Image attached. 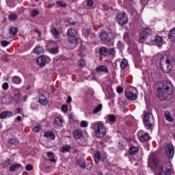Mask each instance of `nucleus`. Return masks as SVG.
<instances>
[{
    "label": "nucleus",
    "mask_w": 175,
    "mask_h": 175,
    "mask_svg": "<svg viewBox=\"0 0 175 175\" xmlns=\"http://www.w3.org/2000/svg\"><path fill=\"white\" fill-rule=\"evenodd\" d=\"M157 169L159 170L157 175H170L172 174V163L170 161H163L155 163Z\"/></svg>",
    "instance_id": "obj_1"
},
{
    "label": "nucleus",
    "mask_w": 175,
    "mask_h": 175,
    "mask_svg": "<svg viewBox=\"0 0 175 175\" xmlns=\"http://www.w3.org/2000/svg\"><path fill=\"white\" fill-rule=\"evenodd\" d=\"M91 128L94 129L96 137L102 138L106 136V127L102 123L94 122L92 124Z\"/></svg>",
    "instance_id": "obj_2"
},
{
    "label": "nucleus",
    "mask_w": 175,
    "mask_h": 175,
    "mask_svg": "<svg viewBox=\"0 0 175 175\" xmlns=\"http://www.w3.org/2000/svg\"><path fill=\"white\" fill-rule=\"evenodd\" d=\"M144 124L145 128L152 131L154 124V116H152V113L150 112H146V111H144Z\"/></svg>",
    "instance_id": "obj_3"
},
{
    "label": "nucleus",
    "mask_w": 175,
    "mask_h": 175,
    "mask_svg": "<svg viewBox=\"0 0 175 175\" xmlns=\"http://www.w3.org/2000/svg\"><path fill=\"white\" fill-rule=\"evenodd\" d=\"M137 90L133 87H130L126 89L125 90V96L129 100H136L137 99Z\"/></svg>",
    "instance_id": "obj_4"
},
{
    "label": "nucleus",
    "mask_w": 175,
    "mask_h": 175,
    "mask_svg": "<svg viewBox=\"0 0 175 175\" xmlns=\"http://www.w3.org/2000/svg\"><path fill=\"white\" fill-rule=\"evenodd\" d=\"M163 91L167 94V95H172L174 90H173V85L170 82L164 81L163 83Z\"/></svg>",
    "instance_id": "obj_5"
},
{
    "label": "nucleus",
    "mask_w": 175,
    "mask_h": 175,
    "mask_svg": "<svg viewBox=\"0 0 175 175\" xmlns=\"http://www.w3.org/2000/svg\"><path fill=\"white\" fill-rule=\"evenodd\" d=\"M117 21L120 25H125L128 23V16L125 12L119 13L117 16Z\"/></svg>",
    "instance_id": "obj_6"
},
{
    "label": "nucleus",
    "mask_w": 175,
    "mask_h": 175,
    "mask_svg": "<svg viewBox=\"0 0 175 175\" xmlns=\"http://www.w3.org/2000/svg\"><path fill=\"white\" fill-rule=\"evenodd\" d=\"M50 61H51V59H50V57L49 56L42 55V56H40L37 59V64H38V65L41 66V68H43V66H44V65H46V64H49V62H50Z\"/></svg>",
    "instance_id": "obj_7"
},
{
    "label": "nucleus",
    "mask_w": 175,
    "mask_h": 175,
    "mask_svg": "<svg viewBox=\"0 0 175 175\" xmlns=\"http://www.w3.org/2000/svg\"><path fill=\"white\" fill-rule=\"evenodd\" d=\"M165 151L167 158L171 159L174 157V146H173L172 144H167L165 147Z\"/></svg>",
    "instance_id": "obj_8"
},
{
    "label": "nucleus",
    "mask_w": 175,
    "mask_h": 175,
    "mask_svg": "<svg viewBox=\"0 0 175 175\" xmlns=\"http://www.w3.org/2000/svg\"><path fill=\"white\" fill-rule=\"evenodd\" d=\"M149 44L152 45L154 44V46H158L159 47H161L163 44V38L161 36H157L154 38V40H152L150 42Z\"/></svg>",
    "instance_id": "obj_9"
},
{
    "label": "nucleus",
    "mask_w": 175,
    "mask_h": 175,
    "mask_svg": "<svg viewBox=\"0 0 175 175\" xmlns=\"http://www.w3.org/2000/svg\"><path fill=\"white\" fill-rule=\"evenodd\" d=\"M63 124H64V118H62L61 116H59L55 118L53 122V124L55 128H62Z\"/></svg>",
    "instance_id": "obj_10"
},
{
    "label": "nucleus",
    "mask_w": 175,
    "mask_h": 175,
    "mask_svg": "<svg viewBox=\"0 0 175 175\" xmlns=\"http://www.w3.org/2000/svg\"><path fill=\"white\" fill-rule=\"evenodd\" d=\"M150 32H151V30L150 29H144L142 33L140 34L139 37V42L140 43H144V41L146 40V38L148 36Z\"/></svg>",
    "instance_id": "obj_11"
},
{
    "label": "nucleus",
    "mask_w": 175,
    "mask_h": 175,
    "mask_svg": "<svg viewBox=\"0 0 175 175\" xmlns=\"http://www.w3.org/2000/svg\"><path fill=\"white\" fill-rule=\"evenodd\" d=\"M100 39L104 43H109L111 40L110 36L106 31H102L100 34Z\"/></svg>",
    "instance_id": "obj_12"
},
{
    "label": "nucleus",
    "mask_w": 175,
    "mask_h": 175,
    "mask_svg": "<svg viewBox=\"0 0 175 175\" xmlns=\"http://www.w3.org/2000/svg\"><path fill=\"white\" fill-rule=\"evenodd\" d=\"M166 63L170 64V59H167V55H164L160 59V68H165V66H163V64Z\"/></svg>",
    "instance_id": "obj_13"
},
{
    "label": "nucleus",
    "mask_w": 175,
    "mask_h": 175,
    "mask_svg": "<svg viewBox=\"0 0 175 175\" xmlns=\"http://www.w3.org/2000/svg\"><path fill=\"white\" fill-rule=\"evenodd\" d=\"M68 43L72 46V47H76L79 44V40L76 37H70L68 39Z\"/></svg>",
    "instance_id": "obj_14"
},
{
    "label": "nucleus",
    "mask_w": 175,
    "mask_h": 175,
    "mask_svg": "<svg viewBox=\"0 0 175 175\" xmlns=\"http://www.w3.org/2000/svg\"><path fill=\"white\" fill-rule=\"evenodd\" d=\"M39 103H40V105H42V106L47 105V103H49V100H47V98H46V96L43 94L40 95Z\"/></svg>",
    "instance_id": "obj_15"
},
{
    "label": "nucleus",
    "mask_w": 175,
    "mask_h": 175,
    "mask_svg": "<svg viewBox=\"0 0 175 175\" xmlns=\"http://www.w3.org/2000/svg\"><path fill=\"white\" fill-rule=\"evenodd\" d=\"M73 136L75 139H81V137H83V131H81V129H77L73 131Z\"/></svg>",
    "instance_id": "obj_16"
},
{
    "label": "nucleus",
    "mask_w": 175,
    "mask_h": 175,
    "mask_svg": "<svg viewBox=\"0 0 175 175\" xmlns=\"http://www.w3.org/2000/svg\"><path fill=\"white\" fill-rule=\"evenodd\" d=\"M163 66V68H161V69L165 72V73H169L170 70H172V65H170V63H165Z\"/></svg>",
    "instance_id": "obj_17"
},
{
    "label": "nucleus",
    "mask_w": 175,
    "mask_h": 175,
    "mask_svg": "<svg viewBox=\"0 0 175 175\" xmlns=\"http://www.w3.org/2000/svg\"><path fill=\"white\" fill-rule=\"evenodd\" d=\"M14 98L15 99V100H17V102H18V100H21L22 94L18 89H16L14 92Z\"/></svg>",
    "instance_id": "obj_18"
},
{
    "label": "nucleus",
    "mask_w": 175,
    "mask_h": 175,
    "mask_svg": "<svg viewBox=\"0 0 175 175\" xmlns=\"http://www.w3.org/2000/svg\"><path fill=\"white\" fill-rule=\"evenodd\" d=\"M107 118L108 122L112 125L117 122V119L116 118V116L114 115H108Z\"/></svg>",
    "instance_id": "obj_19"
},
{
    "label": "nucleus",
    "mask_w": 175,
    "mask_h": 175,
    "mask_svg": "<svg viewBox=\"0 0 175 175\" xmlns=\"http://www.w3.org/2000/svg\"><path fill=\"white\" fill-rule=\"evenodd\" d=\"M8 117H13V113L11 111H4L0 114V118H2L3 120L8 118Z\"/></svg>",
    "instance_id": "obj_20"
},
{
    "label": "nucleus",
    "mask_w": 175,
    "mask_h": 175,
    "mask_svg": "<svg viewBox=\"0 0 175 175\" xmlns=\"http://www.w3.org/2000/svg\"><path fill=\"white\" fill-rule=\"evenodd\" d=\"M150 139L151 138L150 137V134H148V133H146L139 137V140L142 143H146V142H148V140H150Z\"/></svg>",
    "instance_id": "obj_21"
},
{
    "label": "nucleus",
    "mask_w": 175,
    "mask_h": 175,
    "mask_svg": "<svg viewBox=\"0 0 175 175\" xmlns=\"http://www.w3.org/2000/svg\"><path fill=\"white\" fill-rule=\"evenodd\" d=\"M44 137L50 140H54L55 139V134L51 131H47L44 133Z\"/></svg>",
    "instance_id": "obj_22"
},
{
    "label": "nucleus",
    "mask_w": 175,
    "mask_h": 175,
    "mask_svg": "<svg viewBox=\"0 0 175 175\" xmlns=\"http://www.w3.org/2000/svg\"><path fill=\"white\" fill-rule=\"evenodd\" d=\"M168 38L170 39V42H175V28L169 32Z\"/></svg>",
    "instance_id": "obj_23"
},
{
    "label": "nucleus",
    "mask_w": 175,
    "mask_h": 175,
    "mask_svg": "<svg viewBox=\"0 0 175 175\" xmlns=\"http://www.w3.org/2000/svg\"><path fill=\"white\" fill-rule=\"evenodd\" d=\"M77 33V31H76L75 29L70 28L68 30V35L70 38H75V36H76Z\"/></svg>",
    "instance_id": "obj_24"
},
{
    "label": "nucleus",
    "mask_w": 175,
    "mask_h": 175,
    "mask_svg": "<svg viewBox=\"0 0 175 175\" xmlns=\"http://www.w3.org/2000/svg\"><path fill=\"white\" fill-rule=\"evenodd\" d=\"M70 150H72V146H69V145H64L62 146V148H61V152L63 153H66V152H69V151H70Z\"/></svg>",
    "instance_id": "obj_25"
},
{
    "label": "nucleus",
    "mask_w": 175,
    "mask_h": 175,
    "mask_svg": "<svg viewBox=\"0 0 175 175\" xmlns=\"http://www.w3.org/2000/svg\"><path fill=\"white\" fill-rule=\"evenodd\" d=\"M21 78L18 76H14L12 79V83H13V84H21Z\"/></svg>",
    "instance_id": "obj_26"
},
{
    "label": "nucleus",
    "mask_w": 175,
    "mask_h": 175,
    "mask_svg": "<svg viewBox=\"0 0 175 175\" xmlns=\"http://www.w3.org/2000/svg\"><path fill=\"white\" fill-rule=\"evenodd\" d=\"M96 70V72H104L105 73H107L109 72L107 67H106V66H103V65L97 67Z\"/></svg>",
    "instance_id": "obj_27"
},
{
    "label": "nucleus",
    "mask_w": 175,
    "mask_h": 175,
    "mask_svg": "<svg viewBox=\"0 0 175 175\" xmlns=\"http://www.w3.org/2000/svg\"><path fill=\"white\" fill-rule=\"evenodd\" d=\"M44 51V49L42 46H36L35 49H33V52L35 54H42Z\"/></svg>",
    "instance_id": "obj_28"
},
{
    "label": "nucleus",
    "mask_w": 175,
    "mask_h": 175,
    "mask_svg": "<svg viewBox=\"0 0 175 175\" xmlns=\"http://www.w3.org/2000/svg\"><path fill=\"white\" fill-rule=\"evenodd\" d=\"M46 155L50 159L49 161L51 162H53V163L57 162V160L55 159H54V157H55L54 152H48L46 153Z\"/></svg>",
    "instance_id": "obj_29"
},
{
    "label": "nucleus",
    "mask_w": 175,
    "mask_h": 175,
    "mask_svg": "<svg viewBox=\"0 0 175 175\" xmlns=\"http://www.w3.org/2000/svg\"><path fill=\"white\" fill-rule=\"evenodd\" d=\"M165 117L167 121H169L170 122H173V121H174V119H173L172 115H170V112L167 111L165 112Z\"/></svg>",
    "instance_id": "obj_30"
},
{
    "label": "nucleus",
    "mask_w": 175,
    "mask_h": 175,
    "mask_svg": "<svg viewBox=\"0 0 175 175\" xmlns=\"http://www.w3.org/2000/svg\"><path fill=\"white\" fill-rule=\"evenodd\" d=\"M100 55H103V57H106L109 54V51L106 47H101L100 49Z\"/></svg>",
    "instance_id": "obj_31"
},
{
    "label": "nucleus",
    "mask_w": 175,
    "mask_h": 175,
    "mask_svg": "<svg viewBox=\"0 0 175 175\" xmlns=\"http://www.w3.org/2000/svg\"><path fill=\"white\" fill-rule=\"evenodd\" d=\"M77 165H79V166H80V167H81L82 169H85V160H84L83 159H81V160H77Z\"/></svg>",
    "instance_id": "obj_32"
},
{
    "label": "nucleus",
    "mask_w": 175,
    "mask_h": 175,
    "mask_svg": "<svg viewBox=\"0 0 175 175\" xmlns=\"http://www.w3.org/2000/svg\"><path fill=\"white\" fill-rule=\"evenodd\" d=\"M18 143V139L17 138H12L8 141V144H10L11 146H17Z\"/></svg>",
    "instance_id": "obj_33"
},
{
    "label": "nucleus",
    "mask_w": 175,
    "mask_h": 175,
    "mask_svg": "<svg viewBox=\"0 0 175 175\" xmlns=\"http://www.w3.org/2000/svg\"><path fill=\"white\" fill-rule=\"evenodd\" d=\"M137 151H139V148L132 146L129 149V154H131V155H135V154H136V152H137Z\"/></svg>",
    "instance_id": "obj_34"
},
{
    "label": "nucleus",
    "mask_w": 175,
    "mask_h": 175,
    "mask_svg": "<svg viewBox=\"0 0 175 175\" xmlns=\"http://www.w3.org/2000/svg\"><path fill=\"white\" fill-rule=\"evenodd\" d=\"M100 152L97 151L94 154V161L96 163H99V161H100Z\"/></svg>",
    "instance_id": "obj_35"
},
{
    "label": "nucleus",
    "mask_w": 175,
    "mask_h": 175,
    "mask_svg": "<svg viewBox=\"0 0 175 175\" xmlns=\"http://www.w3.org/2000/svg\"><path fill=\"white\" fill-rule=\"evenodd\" d=\"M21 166V164H20V163L13 164L10 167V172H14V170H16V169H20Z\"/></svg>",
    "instance_id": "obj_36"
},
{
    "label": "nucleus",
    "mask_w": 175,
    "mask_h": 175,
    "mask_svg": "<svg viewBox=\"0 0 175 175\" xmlns=\"http://www.w3.org/2000/svg\"><path fill=\"white\" fill-rule=\"evenodd\" d=\"M51 32L53 36H55L56 38L59 37V32H58V30H57L56 28L53 27L51 29Z\"/></svg>",
    "instance_id": "obj_37"
},
{
    "label": "nucleus",
    "mask_w": 175,
    "mask_h": 175,
    "mask_svg": "<svg viewBox=\"0 0 175 175\" xmlns=\"http://www.w3.org/2000/svg\"><path fill=\"white\" fill-rule=\"evenodd\" d=\"M127 66H128V60L124 59L120 63V68L121 69H125Z\"/></svg>",
    "instance_id": "obj_38"
},
{
    "label": "nucleus",
    "mask_w": 175,
    "mask_h": 175,
    "mask_svg": "<svg viewBox=\"0 0 175 175\" xmlns=\"http://www.w3.org/2000/svg\"><path fill=\"white\" fill-rule=\"evenodd\" d=\"M103 105L102 104H99L93 111V114H96L97 113H99L100 110H102Z\"/></svg>",
    "instance_id": "obj_39"
},
{
    "label": "nucleus",
    "mask_w": 175,
    "mask_h": 175,
    "mask_svg": "<svg viewBox=\"0 0 175 175\" xmlns=\"http://www.w3.org/2000/svg\"><path fill=\"white\" fill-rule=\"evenodd\" d=\"M58 46H56L55 48H52L49 49V53L51 54H57V53H58Z\"/></svg>",
    "instance_id": "obj_40"
},
{
    "label": "nucleus",
    "mask_w": 175,
    "mask_h": 175,
    "mask_svg": "<svg viewBox=\"0 0 175 175\" xmlns=\"http://www.w3.org/2000/svg\"><path fill=\"white\" fill-rule=\"evenodd\" d=\"M17 31H18L17 27H12L10 29V33L11 35L14 36L16 35V33H17Z\"/></svg>",
    "instance_id": "obj_41"
},
{
    "label": "nucleus",
    "mask_w": 175,
    "mask_h": 175,
    "mask_svg": "<svg viewBox=\"0 0 175 175\" xmlns=\"http://www.w3.org/2000/svg\"><path fill=\"white\" fill-rule=\"evenodd\" d=\"M108 53L109 54V55H116V48H114V47L110 48L108 50Z\"/></svg>",
    "instance_id": "obj_42"
},
{
    "label": "nucleus",
    "mask_w": 175,
    "mask_h": 175,
    "mask_svg": "<svg viewBox=\"0 0 175 175\" xmlns=\"http://www.w3.org/2000/svg\"><path fill=\"white\" fill-rule=\"evenodd\" d=\"M80 126L82 128H87V126H88V122L85 120H82L80 123Z\"/></svg>",
    "instance_id": "obj_43"
},
{
    "label": "nucleus",
    "mask_w": 175,
    "mask_h": 175,
    "mask_svg": "<svg viewBox=\"0 0 175 175\" xmlns=\"http://www.w3.org/2000/svg\"><path fill=\"white\" fill-rule=\"evenodd\" d=\"M31 14L32 17H36V16L39 14V11L38 10H33V11H31Z\"/></svg>",
    "instance_id": "obj_44"
},
{
    "label": "nucleus",
    "mask_w": 175,
    "mask_h": 175,
    "mask_svg": "<svg viewBox=\"0 0 175 175\" xmlns=\"http://www.w3.org/2000/svg\"><path fill=\"white\" fill-rule=\"evenodd\" d=\"M57 5H58L61 8H66V3H65V2L57 1Z\"/></svg>",
    "instance_id": "obj_45"
},
{
    "label": "nucleus",
    "mask_w": 175,
    "mask_h": 175,
    "mask_svg": "<svg viewBox=\"0 0 175 175\" xmlns=\"http://www.w3.org/2000/svg\"><path fill=\"white\" fill-rule=\"evenodd\" d=\"M2 88L5 91H8V90L9 89V83H8L7 82L3 83Z\"/></svg>",
    "instance_id": "obj_46"
},
{
    "label": "nucleus",
    "mask_w": 175,
    "mask_h": 175,
    "mask_svg": "<svg viewBox=\"0 0 175 175\" xmlns=\"http://www.w3.org/2000/svg\"><path fill=\"white\" fill-rule=\"evenodd\" d=\"M78 65L81 66V68L85 66V61L84 59L79 60L78 62Z\"/></svg>",
    "instance_id": "obj_47"
},
{
    "label": "nucleus",
    "mask_w": 175,
    "mask_h": 175,
    "mask_svg": "<svg viewBox=\"0 0 175 175\" xmlns=\"http://www.w3.org/2000/svg\"><path fill=\"white\" fill-rule=\"evenodd\" d=\"M40 129H42V126L40 125H37L36 126H35L33 129V131L36 133H38L39 132V131H40Z\"/></svg>",
    "instance_id": "obj_48"
},
{
    "label": "nucleus",
    "mask_w": 175,
    "mask_h": 175,
    "mask_svg": "<svg viewBox=\"0 0 175 175\" xmlns=\"http://www.w3.org/2000/svg\"><path fill=\"white\" fill-rule=\"evenodd\" d=\"M10 20H17V14H12L9 16Z\"/></svg>",
    "instance_id": "obj_49"
},
{
    "label": "nucleus",
    "mask_w": 175,
    "mask_h": 175,
    "mask_svg": "<svg viewBox=\"0 0 175 175\" xmlns=\"http://www.w3.org/2000/svg\"><path fill=\"white\" fill-rule=\"evenodd\" d=\"M1 44L3 47H6V46H9L10 44V42L6 41V40H3L1 41Z\"/></svg>",
    "instance_id": "obj_50"
},
{
    "label": "nucleus",
    "mask_w": 175,
    "mask_h": 175,
    "mask_svg": "<svg viewBox=\"0 0 175 175\" xmlns=\"http://www.w3.org/2000/svg\"><path fill=\"white\" fill-rule=\"evenodd\" d=\"M86 3L88 6L91 7L94 5V1L92 0H86Z\"/></svg>",
    "instance_id": "obj_51"
},
{
    "label": "nucleus",
    "mask_w": 175,
    "mask_h": 175,
    "mask_svg": "<svg viewBox=\"0 0 175 175\" xmlns=\"http://www.w3.org/2000/svg\"><path fill=\"white\" fill-rule=\"evenodd\" d=\"M116 91L118 94H122V92H124V89H122V87H118L117 88Z\"/></svg>",
    "instance_id": "obj_52"
},
{
    "label": "nucleus",
    "mask_w": 175,
    "mask_h": 175,
    "mask_svg": "<svg viewBox=\"0 0 175 175\" xmlns=\"http://www.w3.org/2000/svg\"><path fill=\"white\" fill-rule=\"evenodd\" d=\"M33 169V167L32 165L28 164L26 165V170H28L29 172L32 170Z\"/></svg>",
    "instance_id": "obj_53"
},
{
    "label": "nucleus",
    "mask_w": 175,
    "mask_h": 175,
    "mask_svg": "<svg viewBox=\"0 0 175 175\" xmlns=\"http://www.w3.org/2000/svg\"><path fill=\"white\" fill-rule=\"evenodd\" d=\"M62 110L64 111V113H66V111H68V105H62Z\"/></svg>",
    "instance_id": "obj_54"
},
{
    "label": "nucleus",
    "mask_w": 175,
    "mask_h": 175,
    "mask_svg": "<svg viewBox=\"0 0 175 175\" xmlns=\"http://www.w3.org/2000/svg\"><path fill=\"white\" fill-rule=\"evenodd\" d=\"M142 5H144V6H146L147 3H148L149 0H140Z\"/></svg>",
    "instance_id": "obj_55"
},
{
    "label": "nucleus",
    "mask_w": 175,
    "mask_h": 175,
    "mask_svg": "<svg viewBox=\"0 0 175 175\" xmlns=\"http://www.w3.org/2000/svg\"><path fill=\"white\" fill-rule=\"evenodd\" d=\"M124 38L126 39V40H128V39L129 38V33H125L124 35Z\"/></svg>",
    "instance_id": "obj_56"
},
{
    "label": "nucleus",
    "mask_w": 175,
    "mask_h": 175,
    "mask_svg": "<svg viewBox=\"0 0 175 175\" xmlns=\"http://www.w3.org/2000/svg\"><path fill=\"white\" fill-rule=\"evenodd\" d=\"M35 32H36L37 33H38L39 38H40V37L42 36V33H40V31H39L38 29H35Z\"/></svg>",
    "instance_id": "obj_57"
},
{
    "label": "nucleus",
    "mask_w": 175,
    "mask_h": 175,
    "mask_svg": "<svg viewBox=\"0 0 175 175\" xmlns=\"http://www.w3.org/2000/svg\"><path fill=\"white\" fill-rule=\"evenodd\" d=\"M66 102L67 103H70L72 102V97L70 96H68Z\"/></svg>",
    "instance_id": "obj_58"
},
{
    "label": "nucleus",
    "mask_w": 175,
    "mask_h": 175,
    "mask_svg": "<svg viewBox=\"0 0 175 175\" xmlns=\"http://www.w3.org/2000/svg\"><path fill=\"white\" fill-rule=\"evenodd\" d=\"M103 9H105V10H109V9H110V8L108 7V5H103Z\"/></svg>",
    "instance_id": "obj_59"
},
{
    "label": "nucleus",
    "mask_w": 175,
    "mask_h": 175,
    "mask_svg": "<svg viewBox=\"0 0 175 175\" xmlns=\"http://www.w3.org/2000/svg\"><path fill=\"white\" fill-rule=\"evenodd\" d=\"M88 38H95V35L94 34H89V35H88Z\"/></svg>",
    "instance_id": "obj_60"
},
{
    "label": "nucleus",
    "mask_w": 175,
    "mask_h": 175,
    "mask_svg": "<svg viewBox=\"0 0 175 175\" xmlns=\"http://www.w3.org/2000/svg\"><path fill=\"white\" fill-rule=\"evenodd\" d=\"M18 114H21V108H18L16 109Z\"/></svg>",
    "instance_id": "obj_61"
},
{
    "label": "nucleus",
    "mask_w": 175,
    "mask_h": 175,
    "mask_svg": "<svg viewBox=\"0 0 175 175\" xmlns=\"http://www.w3.org/2000/svg\"><path fill=\"white\" fill-rule=\"evenodd\" d=\"M16 120L18 121H21V116H17Z\"/></svg>",
    "instance_id": "obj_62"
},
{
    "label": "nucleus",
    "mask_w": 175,
    "mask_h": 175,
    "mask_svg": "<svg viewBox=\"0 0 175 175\" xmlns=\"http://www.w3.org/2000/svg\"><path fill=\"white\" fill-rule=\"evenodd\" d=\"M166 94H163V98H161V100H162L163 99H165V98H166Z\"/></svg>",
    "instance_id": "obj_63"
},
{
    "label": "nucleus",
    "mask_w": 175,
    "mask_h": 175,
    "mask_svg": "<svg viewBox=\"0 0 175 175\" xmlns=\"http://www.w3.org/2000/svg\"><path fill=\"white\" fill-rule=\"evenodd\" d=\"M23 175H28V172H23Z\"/></svg>",
    "instance_id": "obj_64"
}]
</instances>
